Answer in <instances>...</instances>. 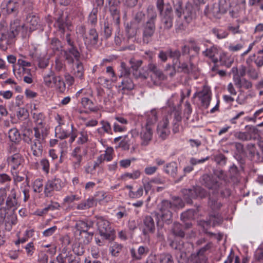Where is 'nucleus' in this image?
Returning <instances> with one entry per match:
<instances>
[{"instance_id": "nucleus-59", "label": "nucleus", "mask_w": 263, "mask_h": 263, "mask_svg": "<svg viewBox=\"0 0 263 263\" xmlns=\"http://www.w3.org/2000/svg\"><path fill=\"white\" fill-rule=\"evenodd\" d=\"M76 65V70L74 72V75L76 77L82 79L84 74V68L83 64L81 62L77 61Z\"/></svg>"}, {"instance_id": "nucleus-10", "label": "nucleus", "mask_w": 263, "mask_h": 263, "mask_svg": "<svg viewBox=\"0 0 263 263\" xmlns=\"http://www.w3.org/2000/svg\"><path fill=\"white\" fill-rule=\"evenodd\" d=\"M64 186V182L59 178L48 180L45 185L44 193L46 196L51 195L54 191H59Z\"/></svg>"}, {"instance_id": "nucleus-32", "label": "nucleus", "mask_w": 263, "mask_h": 263, "mask_svg": "<svg viewBox=\"0 0 263 263\" xmlns=\"http://www.w3.org/2000/svg\"><path fill=\"white\" fill-rule=\"evenodd\" d=\"M32 118L34 120V122L35 123L36 126L34 127H39L41 128H44V123L45 120V116L42 112L40 113H33L32 114Z\"/></svg>"}, {"instance_id": "nucleus-61", "label": "nucleus", "mask_w": 263, "mask_h": 263, "mask_svg": "<svg viewBox=\"0 0 263 263\" xmlns=\"http://www.w3.org/2000/svg\"><path fill=\"white\" fill-rule=\"evenodd\" d=\"M103 34L106 40L109 38L112 34V28L108 22L104 23Z\"/></svg>"}, {"instance_id": "nucleus-48", "label": "nucleus", "mask_w": 263, "mask_h": 263, "mask_svg": "<svg viewBox=\"0 0 263 263\" xmlns=\"http://www.w3.org/2000/svg\"><path fill=\"white\" fill-rule=\"evenodd\" d=\"M133 75L136 79L146 80L148 77V73L144 68L139 69L135 71H133Z\"/></svg>"}, {"instance_id": "nucleus-31", "label": "nucleus", "mask_w": 263, "mask_h": 263, "mask_svg": "<svg viewBox=\"0 0 263 263\" xmlns=\"http://www.w3.org/2000/svg\"><path fill=\"white\" fill-rule=\"evenodd\" d=\"M200 99L201 100L202 106L207 108L210 104L211 101V94L208 90H203L199 92Z\"/></svg>"}, {"instance_id": "nucleus-17", "label": "nucleus", "mask_w": 263, "mask_h": 263, "mask_svg": "<svg viewBox=\"0 0 263 263\" xmlns=\"http://www.w3.org/2000/svg\"><path fill=\"white\" fill-rule=\"evenodd\" d=\"M8 165H10L13 170L18 168L19 166L23 162V159L22 155L19 153H16L9 157L7 158Z\"/></svg>"}, {"instance_id": "nucleus-18", "label": "nucleus", "mask_w": 263, "mask_h": 263, "mask_svg": "<svg viewBox=\"0 0 263 263\" xmlns=\"http://www.w3.org/2000/svg\"><path fill=\"white\" fill-rule=\"evenodd\" d=\"M130 252L132 258L135 260H140L143 256L146 255L149 252V249L146 246H140L138 249L137 253L134 248L130 250Z\"/></svg>"}, {"instance_id": "nucleus-30", "label": "nucleus", "mask_w": 263, "mask_h": 263, "mask_svg": "<svg viewBox=\"0 0 263 263\" xmlns=\"http://www.w3.org/2000/svg\"><path fill=\"white\" fill-rule=\"evenodd\" d=\"M24 27V25L21 24L20 20L15 19L10 23L9 30L11 32L14 33V35L16 36Z\"/></svg>"}, {"instance_id": "nucleus-16", "label": "nucleus", "mask_w": 263, "mask_h": 263, "mask_svg": "<svg viewBox=\"0 0 263 263\" xmlns=\"http://www.w3.org/2000/svg\"><path fill=\"white\" fill-rule=\"evenodd\" d=\"M233 81L234 85L239 89L243 88L246 89H249L252 87V83L246 78L241 79L237 73L234 74Z\"/></svg>"}, {"instance_id": "nucleus-27", "label": "nucleus", "mask_w": 263, "mask_h": 263, "mask_svg": "<svg viewBox=\"0 0 263 263\" xmlns=\"http://www.w3.org/2000/svg\"><path fill=\"white\" fill-rule=\"evenodd\" d=\"M43 143L34 140H32L30 145L31 150L32 151V154L35 157H41L43 153Z\"/></svg>"}, {"instance_id": "nucleus-46", "label": "nucleus", "mask_w": 263, "mask_h": 263, "mask_svg": "<svg viewBox=\"0 0 263 263\" xmlns=\"http://www.w3.org/2000/svg\"><path fill=\"white\" fill-rule=\"evenodd\" d=\"M58 77L55 76L54 72L52 71H50L49 72L45 75L44 77V80L45 84L49 87L52 83L54 84V82L56 81V79Z\"/></svg>"}, {"instance_id": "nucleus-4", "label": "nucleus", "mask_w": 263, "mask_h": 263, "mask_svg": "<svg viewBox=\"0 0 263 263\" xmlns=\"http://www.w3.org/2000/svg\"><path fill=\"white\" fill-rule=\"evenodd\" d=\"M201 184L212 191L213 195H215V191L221 186V182L212 174H204L200 178Z\"/></svg>"}, {"instance_id": "nucleus-6", "label": "nucleus", "mask_w": 263, "mask_h": 263, "mask_svg": "<svg viewBox=\"0 0 263 263\" xmlns=\"http://www.w3.org/2000/svg\"><path fill=\"white\" fill-rule=\"evenodd\" d=\"M212 245V242H209L196 252L192 253L189 257L190 261L192 263H208L205 253L211 249Z\"/></svg>"}, {"instance_id": "nucleus-7", "label": "nucleus", "mask_w": 263, "mask_h": 263, "mask_svg": "<svg viewBox=\"0 0 263 263\" xmlns=\"http://www.w3.org/2000/svg\"><path fill=\"white\" fill-rule=\"evenodd\" d=\"M6 199L5 210H12L14 212L20 206L18 197H17L16 191L14 188L9 190Z\"/></svg>"}, {"instance_id": "nucleus-60", "label": "nucleus", "mask_w": 263, "mask_h": 263, "mask_svg": "<svg viewBox=\"0 0 263 263\" xmlns=\"http://www.w3.org/2000/svg\"><path fill=\"white\" fill-rule=\"evenodd\" d=\"M72 251L74 253L78 256L82 255L85 252L83 246L81 243H76L74 244L72 247Z\"/></svg>"}, {"instance_id": "nucleus-23", "label": "nucleus", "mask_w": 263, "mask_h": 263, "mask_svg": "<svg viewBox=\"0 0 263 263\" xmlns=\"http://www.w3.org/2000/svg\"><path fill=\"white\" fill-rule=\"evenodd\" d=\"M26 21L29 24V29L30 31H33L37 29L40 26V18L37 16L33 13H29L27 17Z\"/></svg>"}, {"instance_id": "nucleus-15", "label": "nucleus", "mask_w": 263, "mask_h": 263, "mask_svg": "<svg viewBox=\"0 0 263 263\" xmlns=\"http://www.w3.org/2000/svg\"><path fill=\"white\" fill-rule=\"evenodd\" d=\"M143 234L144 235L153 234L155 231V221L151 216H146L143 220Z\"/></svg>"}, {"instance_id": "nucleus-40", "label": "nucleus", "mask_w": 263, "mask_h": 263, "mask_svg": "<svg viewBox=\"0 0 263 263\" xmlns=\"http://www.w3.org/2000/svg\"><path fill=\"white\" fill-rule=\"evenodd\" d=\"M92 223L91 222H86L84 221H79L76 225V227L80 233L88 231V230L92 227Z\"/></svg>"}, {"instance_id": "nucleus-56", "label": "nucleus", "mask_w": 263, "mask_h": 263, "mask_svg": "<svg viewBox=\"0 0 263 263\" xmlns=\"http://www.w3.org/2000/svg\"><path fill=\"white\" fill-rule=\"evenodd\" d=\"M98 10L97 8H94L88 16V23L91 25H96L97 23V14Z\"/></svg>"}, {"instance_id": "nucleus-33", "label": "nucleus", "mask_w": 263, "mask_h": 263, "mask_svg": "<svg viewBox=\"0 0 263 263\" xmlns=\"http://www.w3.org/2000/svg\"><path fill=\"white\" fill-rule=\"evenodd\" d=\"M157 231L156 234V237L157 242H163L165 240L164 233L163 229V223H161L160 219L157 220Z\"/></svg>"}, {"instance_id": "nucleus-52", "label": "nucleus", "mask_w": 263, "mask_h": 263, "mask_svg": "<svg viewBox=\"0 0 263 263\" xmlns=\"http://www.w3.org/2000/svg\"><path fill=\"white\" fill-rule=\"evenodd\" d=\"M234 136L236 139L243 141H249L252 139L251 136L249 135V133L247 132H235Z\"/></svg>"}, {"instance_id": "nucleus-35", "label": "nucleus", "mask_w": 263, "mask_h": 263, "mask_svg": "<svg viewBox=\"0 0 263 263\" xmlns=\"http://www.w3.org/2000/svg\"><path fill=\"white\" fill-rule=\"evenodd\" d=\"M8 137L11 142L15 143H18L21 139L20 134L16 128L9 130Z\"/></svg>"}, {"instance_id": "nucleus-21", "label": "nucleus", "mask_w": 263, "mask_h": 263, "mask_svg": "<svg viewBox=\"0 0 263 263\" xmlns=\"http://www.w3.org/2000/svg\"><path fill=\"white\" fill-rule=\"evenodd\" d=\"M167 105L171 111L172 119L173 118V122H180L182 120L181 112L180 109H177L174 103L171 100H168Z\"/></svg>"}, {"instance_id": "nucleus-13", "label": "nucleus", "mask_w": 263, "mask_h": 263, "mask_svg": "<svg viewBox=\"0 0 263 263\" xmlns=\"http://www.w3.org/2000/svg\"><path fill=\"white\" fill-rule=\"evenodd\" d=\"M153 136L152 127L147 126L143 127L140 134V137L141 140V144L142 146L147 145L152 140Z\"/></svg>"}, {"instance_id": "nucleus-39", "label": "nucleus", "mask_w": 263, "mask_h": 263, "mask_svg": "<svg viewBox=\"0 0 263 263\" xmlns=\"http://www.w3.org/2000/svg\"><path fill=\"white\" fill-rule=\"evenodd\" d=\"M125 31L126 33L128 39L133 38L135 37L138 31V28L135 26L133 23H130V24H127Z\"/></svg>"}, {"instance_id": "nucleus-51", "label": "nucleus", "mask_w": 263, "mask_h": 263, "mask_svg": "<svg viewBox=\"0 0 263 263\" xmlns=\"http://www.w3.org/2000/svg\"><path fill=\"white\" fill-rule=\"evenodd\" d=\"M100 124H101L102 127L101 128L98 129L99 133L102 134L101 130H103L104 133L108 134H112L111 127L110 123L108 121L102 120L100 122Z\"/></svg>"}, {"instance_id": "nucleus-5", "label": "nucleus", "mask_w": 263, "mask_h": 263, "mask_svg": "<svg viewBox=\"0 0 263 263\" xmlns=\"http://www.w3.org/2000/svg\"><path fill=\"white\" fill-rule=\"evenodd\" d=\"M193 227L191 222H186L181 224L179 222H174L171 229V234L175 237L183 238L185 236V231L191 229Z\"/></svg>"}, {"instance_id": "nucleus-43", "label": "nucleus", "mask_w": 263, "mask_h": 263, "mask_svg": "<svg viewBox=\"0 0 263 263\" xmlns=\"http://www.w3.org/2000/svg\"><path fill=\"white\" fill-rule=\"evenodd\" d=\"M16 116L20 121L27 120L29 121V114L28 110L24 107H20L16 112Z\"/></svg>"}, {"instance_id": "nucleus-2", "label": "nucleus", "mask_w": 263, "mask_h": 263, "mask_svg": "<svg viewBox=\"0 0 263 263\" xmlns=\"http://www.w3.org/2000/svg\"><path fill=\"white\" fill-rule=\"evenodd\" d=\"M97 228L99 234L106 240L112 241L115 238V231L110 226L109 222L102 218L98 219Z\"/></svg>"}, {"instance_id": "nucleus-58", "label": "nucleus", "mask_w": 263, "mask_h": 263, "mask_svg": "<svg viewBox=\"0 0 263 263\" xmlns=\"http://www.w3.org/2000/svg\"><path fill=\"white\" fill-rule=\"evenodd\" d=\"M120 72V78L129 77L130 74V68L123 62L121 63Z\"/></svg>"}, {"instance_id": "nucleus-38", "label": "nucleus", "mask_w": 263, "mask_h": 263, "mask_svg": "<svg viewBox=\"0 0 263 263\" xmlns=\"http://www.w3.org/2000/svg\"><path fill=\"white\" fill-rule=\"evenodd\" d=\"M50 47L54 52L62 50L63 47L62 43L61 41L56 37H53L51 39Z\"/></svg>"}, {"instance_id": "nucleus-42", "label": "nucleus", "mask_w": 263, "mask_h": 263, "mask_svg": "<svg viewBox=\"0 0 263 263\" xmlns=\"http://www.w3.org/2000/svg\"><path fill=\"white\" fill-rule=\"evenodd\" d=\"M196 198L202 199L209 195V193L201 186H195Z\"/></svg>"}, {"instance_id": "nucleus-20", "label": "nucleus", "mask_w": 263, "mask_h": 263, "mask_svg": "<svg viewBox=\"0 0 263 263\" xmlns=\"http://www.w3.org/2000/svg\"><path fill=\"white\" fill-rule=\"evenodd\" d=\"M67 17L64 18L63 14L60 15L57 20H56L55 25L58 28V31L61 32L62 34H64L65 32V28L70 29L71 25L66 23V18Z\"/></svg>"}, {"instance_id": "nucleus-3", "label": "nucleus", "mask_w": 263, "mask_h": 263, "mask_svg": "<svg viewBox=\"0 0 263 263\" xmlns=\"http://www.w3.org/2000/svg\"><path fill=\"white\" fill-rule=\"evenodd\" d=\"M15 36L11 32L5 25V23H0V46L7 49V46L11 44Z\"/></svg>"}, {"instance_id": "nucleus-11", "label": "nucleus", "mask_w": 263, "mask_h": 263, "mask_svg": "<svg viewBox=\"0 0 263 263\" xmlns=\"http://www.w3.org/2000/svg\"><path fill=\"white\" fill-rule=\"evenodd\" d=\"M86 154V151L80 146L76 147L71 153L73 166L74 169L79 168L83 156Z\"/></svg>"}, {"instance_id": "nucleus-44", "label": "nucleus", "mask_w": 263, "mask_h": 263, "mask_svg": "<svg viewBox=\"0 0 263 263\" xmlns=\"http://www.w3.org/2000/svg\"><path fill=\"white\" fill-rule=\"evenodd\" d=\"M147 20L146 22L155 23L157 14L153 6H148L147 8Z\"/></svg>"}, {"instance_id": "nucleus-22", "label": "nucleus", "mask_w": 263, "mask_h": 263, "mask_svg": "<svg viewBox=\"0 0 263 263\" xmlns=\"http://www.w3.org/2000/svg\"><path fill=\"white\" fill-rule=\"evenodd\" d=\"M20 0H9L6 6V11L8 14H17L19 11Z\"/></svg>"}, {"instance_id": "nucleus-41", "label": "nucleus", "mask_w": 263, "mask_h": 263, "mask_svg": "<svg viewBox=\"0 0 263 263\" xmlns=\"http://www.w3.org/2000/svg\"><path fill=\"white\" fill-rule=\"evenodd\" d=\"M94 233L88 231L80 233L79 235L80 237V239L81 240L82 242L85 245L89 244L92 239Z\"/></svg>"}, {"instance_id": "nucleus-55", "label": "nucleus", "mask_w": 263, "mask_h": 263, "mask_svg": "<svg viewBox=\"0 0 263 263\" xmlns=\"http://www.w3.org/2000/svg\"><path fill=\"white\" fill-rule=\"evenodd\" d=\"M55 135L61 139H64L69 136L70 133L66 130L61 127H57L55 128Z\"/></svg>"}, {"instance_id": "nucleus-19", "label": "nucleus", "mask_w": 263, "mask_h": 263, "mask_svg": "<svg viewBox=\"0 0 263 263\" xmlns=\"http://www.w3.org/2000/svg\"><path fill=\"white\" fill-rule=\"evenodd\" d=\"M85 44L91 45H96L99 41V34L95 28H91L89 30L88 36L84 38Z\"/></svg>"}, {"instance_id": "nucleus-14", "label": "nucleus", "mask_w": 263, "mask_h": 263, "mask_svg": "<svg viewBox=\"0 0 263 263\" xmlns=\"http://www.w3.org/2000/svg\"><path fill=\"white\" fill-rule=\"evenodd\" d=\"M223 221V219L218 213H213L209 215V219L206 220H201L200 224L204 227L205 226H209L211 224L213 227L220 224Z\"/></svg>"}, {"instance_id": "nucleus-47", "label": "nucleus", "mask_w": 263, "mask_h": 263, "mask_svg": "<svg viewBox=\"0 0 263 263\" xmlns=\"http://www.w3.org/2000/svg\"><path fill=\"white\" fill-rule=\"evenodd\" d=\"M218 193L220 194L222 198H227L230 196L231 191L226 185H223L222 183L221 182V186L215 191V195H217Z\"/></svg>"}, {"instance_id": "nucleus-57", "label": "nucleus", "mask_w": 263, "mask_h": 263, "mask_svg": "<svg viewBox=\"0 0 263 263\" xmlns=\"http://www.w3.org/2000/svg\"><path fill=\"white\" fill-rule=\"evenodd\" d=\"M54 84L56 88L61 92H63L66 89L65 84L62 78L60 77H57Z\"/></svg>"}, {"instance_id": "nucleus-25", "label": "nucleus", "mask_w": 263, "mask_h": 263, "mask_svg": "<svg viewBox=\"0 0 263 263\" xmlns=\"http://www.w3.org/2000/svg\"><path fill=\"white\" fill-rule=\"evenodd\" d=\"M157 120V111L155 109H152L146 114V123L145 126L152 127L154 126Z\"/></svg>"}, {"instance_id": "nucleus-8", "label": "nucleus", "mask_w": 263, "mask_h": 263, "mask_svg": "<svg viewBox=\"0 0 263 263\" xmlns=\"http://www.w3.org/2000/svg\"><path fill=\"white\" fill-rule=\"evenodd\" d=\"M155 31V23L146 22L143 24L142 28V42L143 44H148L152 42Z\"/></svg>"}, {"instance_id": "nucleus-45", "label": "nucleus", "mask_w": 263, "mask_h": 263, "mask_svg": "<svg viewBox=\"0 0 263 263\" xmlns=\"http://www.w3.org/2000/svg\"><path fill=\"white\" fill-rule=\"evenodd\" d=\"M33 61L37 62L38 66L41 68H45L48 65V61L47 59L39 57L36 54H30Z\"/></svg>"}, {"instance_id": "nucleus-49", "label": "nucleus", "mask_w": 263, "mask_h": 263, "mask_svg": "<svg viewBox=\"0 0 263 263\" xmlns=\"http://www.w3.org/2000/svg\"><path fill=\"white\" fill-rule=\"evenodd\" d=\"M110 14L114 21V23L117 25H119L120 23V11L119 8H109Z\"/></svg>"}, {"instance_id": "nucleus-50", "label": "nucleus", "mask_w": 263, "mask_h": 263, "mask_svg": "<svg viewBox=\"0 0 263 263\" xmlns=\"http://www.w3.org/2000/svg\"><path fill=\"white\" fill-rule=\"evenodd\" d=\"M162 22L164 25V28L170 29L173 26V15H163Z\"/></svg>"}, {"instance_id": "nucleus-28", "label": "nucleus", "mask_w": 263, "mask_h": 263, "mask_svg": "<svg viewBox=\"0 0 263 263\" xmlns=\"http://www.w3.org/2000/svg\"><path fill=\"white\" fill-rule=\"evenodd\" d=\"M208 205L211 210L216 211L220 209L222 206V204L218 201V199L215 197L214 195L211 196V195L209 194Z\"/></svg>"}, {"instance_id": "nucleus-62", "label": "nucleus", "mask_w": 263, "mask_h": 263, "mask_svg": "<svg viewBox=\"0 0 263 263\" xmlns=\"http://www.w3.org/2000/svg\"><path fill=\"white\" fill-rule=\"evenodd\" d=\"M173 201H171L172 208H182L184 206V204L182 200L179 197L174 196L172 197Z\"/></svg>"}, {"instance_id": "nucleus-1", "label": "nucleus", "mask_w": 263, "mask_h": 263, "mask_svg": "<svg viewBox=\"0 0 263 263\" xmlns=\"http://www.w3.org/2000/svg\"><path fill=\"white\" fill-rule=\"evenodd\" d=\"M159 212H153L157 220L160 219V222L167 224H171L173 221V213L171 211L174 208H172L171 201L168 200H163L158 205Z\"/></svg>"}, {"instance_id": "nucleus-26", "label": "nucleus", "mask_w": 263, "mask_h": 263, "mask_svg": "<svg viewBox=\"0 0 263 263\" xmlns=\"http://www.w3.org/2000/svg\"><path fill=\"white\" fill-rule=\"evenodd\" d=\"M43 143L34 140H32L30 145L31 150L32 151V154L35 157H41L43 153Z\"/></svg>"}, {"instance_id": "nucleus-12", "label": "nucleus", "mask_w": 263, "mask_h": 263, "mask_svg": "<svg viewBox=\"0 0 263 263\" xmlns=\"http://www.w3.org/2000/svg\"><path fill=\"white\" fill-rule=\"evenodd\" d=\"M199 11L200 10H196V7L191 5L190 3H187L183 11L184 19L187 23H190L196 17Z\"/></svg>"}, {"instance_id": "nucleus-9", "label": "nucleus", "mask_w": 263, "mask_h": 263, "mask_svg": "<svg viewBox=\"0 0 263 263\" xmlns=\"http://www.w3.org/2000/svg\"><path fill=\"white\" fill-rule=\"evenodd\" d=\"M65 61L69 64H72L74 60L79 61L81 53L76 45L70 46L68 49L62 50Z\"/></svg>"}, {"instance_id": "nucleus-63", "label": "nucleus", "mask_w": 263, "mask_h": 263, "mask_svg": "<svg viewBox=\"0 0 263 263\" xmlns=\"http://www.w3.org/2000/svg\"><path fill=\"white\" fill-rule=\"evenodd\" d=\"M160 263H174L173 256L170 253H164L161 255Z\"/></svg>"}, {"instance_id": "nucleus-36", "label": "nucleus", "mask_w": 263, "mask_h": 263, "mask_svg": "<svg viewBox=\"0 0 263 263\" xmlns=\"http://www.w3.org/2000/svg\"><path fill=\"white\" fill-rule=\"evenodd\" d=\"M119 87H122L121 89L123 90H131L134 88V84L129 77H124L121 85Z\"/></svg>"}, {"instance_id": "nucleus-34", "label": "nucleus", "mask_w": 263, "mask_h": 263, "mask_svg": "<svg viewBox=\"0 0 263 263\" xmlns=\"http://www.w3.org/2000/svg\"><path fill=\"white\" fill-rule=\"evenodd\" d=\"M195 210L194 209H189L185 212H183L180 215L181 220L185 223L186 222H190L191 219H194Z\"/></svg>"}, {"instance_id": "nucleus-53", "label": "nucleus", "mask_w": 263, "mask_h": 263, "mask_svg": "<svg viewBox=\"0 0 263 263\" xmlns=\"http://www.w3.org/2000/svg\"><path fill=\"white\" fill-rule=\"evenodd\" d=\"M218 50L216 47L212 46L209 48L206 49L205 51L202 52L204 56L208 57L209 58H213L216 54H217Z\"/></svg>"}, {"instance_id": "nucleus-37", "label": "nucleus", "mask_w": 263, "mask_h": 263, "mask_svg": "<svg viewBox=\"0 0 263 263\" xmlns=\"http://www.w3.org/2000/svg\"><path fill=\"white\" fill-rule=\"evenodd\" d=\"M165 172L175 177L177 175V165L175 162H172L167 164L164 169Z\"/></svg>"}, {"instance_id": "nucleus-64", "label": "nucleus", "mask_w": 263, "mask_h": 263, "mask_svg": "<svg viewBox=\"0 0 263 263\" xmlns=\"http://www.w3.org/2000/svg\"><path fill=\"white\" fill-rule=\"evenodd\" d=\"M254 258L258 261L263 260V244H261L255 251Z\"/></svg>"}, {"instance_id": "nucleus-24", "label": "nucleus", "mask_w": 263, "mask_h": 263, "mask_svg": "<svg viewBox=\"0 0 263 263\" xmlns=\"http://www.w3.org/2000/svg\"><path fill=\"white\" fill-rule=\"evenodd\" d=\"M183 198L187 204H192L193 199H196L195 186L191 189H183L182 191Z\"/></svg>"}, {"instance_id": "nucleus-54", "label": "nucleus", "mask_w": 263, "mask_h": 263, "mask_svg": "<svg viewBox=\"0 0 263 263\" xmlns=\"http://www.w3.org/2000/svg\"><path fill=\"white\" fill-rule=\"evenodd\" d=\"M82 104L84 108L89 109L91 111L96 110V107L94 106L93 102L89 98L84 97L82 99Z\"/></svg>"}, {"instance_id": "nucleus-29", "label": "nucleus", "mask_w": 263, "mask_h": 263, "mask_svg": "<svg viewBox=\"0 0 263 263\" xmlns=\"http://www.w3.org/2000/svg\"><path fill=\"white\" fill-rule=\"evenodd\" d=\"M33 130L34 132V139H32V140L44 143L45 142V138L47 136V134L45 133L44 128L33 127Z\"/></svg>"}]
</instances>
